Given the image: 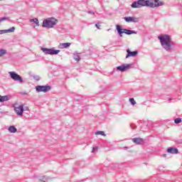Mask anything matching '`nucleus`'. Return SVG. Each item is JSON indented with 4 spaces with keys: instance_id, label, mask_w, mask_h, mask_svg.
<instances>
[{
    "instance_id": "7c9ffc66",
    "label": "nucleus",
    "mask_w": 182,
    "mask_h": 182,
    "mask_svg": "<svg viewBox=\"0 0 182 182\" xmlns=\"http://www.w3.org/2000/svg\"><path fill=\"white\" fill-rule=\"evenodd\" d=\"M24 110H29V107H25Z\"/></svg>"
},
{
    "instance_id": "f03ea898",
    "label": "nucleus",
    "mask_w": 182,
    "mask_h": 182,
    "mask_svg": "<svg viewBox=\"0 0 182 182\" xmlns=\"http://www.w3.org/2000/svg\"><path fill=\"white\" fill-rule=\"evenodd\" d=\"M158 39L161 42V45L165 50L170 52L173 49V41H171V37L167 34L164 36H159Z\"/></svg>"
},
{
    "instance_id": "2f4dec72",
    "label": "nucleus",
    "mask_w": 182,
    "mask_h": 182,
    "mask_svg": "<svg viewBox=\"0 0 182 182\" xmlns=\"http://www.w3.org/2000/svg\"><path fill=\"white\" fill-rule=\"evenodd\" d=\"M168 102H171V100H174V99H173V98H168Z\"/></svg>"
},
{
    "instance_id": "423d86ee",
    "label": "nucleus",
    "mask_w": 182,
    "mask_h": 182,
    "mask_svg": "<svg viewBox=\"0 0 182 182\" xmlns=\"http://www.w3.org/2000/svg\"><path fill=\"white\" fill-rule=\"evenodd\" d=\"M50 89H52V87L49 85H37L36 87V91L37 92V93H41V92L46 93L47 92H49Z\"/></svg>"
},
{
    "instance_id": "4be33fe9",
    "label": "nucleus",
    "mask_w": 182,
    "mask_h": 182,
    "mask_svg": "<svg viewBox=\"0 0 182 182\" xmlns=\"http://www.w3.org/2000/svg\"><path fill=\"white\" fill-rule=\"evenodd\" d=\"M30 22H34V23L36 24L37 26H39V20H38V18H31L30 20Z\"/></svg>"
},
{
    "instance_id": "1a4fd4ad",
    "label": "nucleus",
    "mask_w": 182,
    "mask_h": 182,
    "mask_svg": "<svg viewBox=\"0 0 182 182\" xmlns=\"http://www.w3.org/2000/svg\"><path fill=\"white\" fill-rule=\"evenodd\" d=\"M124 19L125 21V22H132L134 23H137V22H139V21H140V19L137 17H134V16H127V17H124Z\"/></svg>"
},
{
    "instance_id": "393cba45",
    "label": "nucleus",
    "mask_w": 182,
    "mask_h": 182,
    "mask_svg": "<svg viewBox=\"0 0 182 182\" xmlns=\"http://www.w3.org/2000/svg\"><path fill=\"white\" fill-rule=\"evenodd\" d=\"M10 18L9 17H1L0 18V20L1 21V22H4L5 21H10Z\"/></svg>"
},
{
    "instance_id": "2eb2a0df",
    "label": "nucleus",
    "mask_w": 182,
    "mask_h": 182,
    "mask_svg": "<svg viewBox=\"0 0 182 182\" xmlns=\"http://www.w3.org/2000/svg\"><path fill=\"white\" fill-rule=\"evenodd\" d=\"M124 33L126 35H137V31H133V30H129L127 28H124Z\"/></svg>"
},
{
    "instance_id": "c85d7f7f",
    "label": "nucleus",
    "mask_w": 182,
    "mask_h": 182,
    "mask_svg": "<svg viewBox=\"0 0 182 182\" xmlns=\"http://www.w3.org/2000/svg\"><path fill=\"white\" fill-rule=\"evenodd\" d=\"M95 26H96V28H97V29H100V23H97L95 24Z\"/></svg>"
},
{
    "instance_id": "b1692460",
    "label": "nucleus",
    "mask_w": 182,
    "mask_h": 182,
    "mask_svg": "<svg viewBox=\"0 0 182 182\" xmlns=\"http://www.w3.org/2000/svg\"><path fill=\"white\" fill-rule=\"evenodd\" d=\"M174 123H176V124H178L180 123H181V118H176L174 119Z\"/></svg>"
},
{
    "instance_id": "39448f33",
    "label": "nucleus",
    "mask_w": 182,
    "mask_h": 182,
    "mask_svg": "<svg viewBox=\"0 0 182 182\" xmlns=\"http://www.w3.org/2000/svg\"><path fill=\"white\" fill-rule=\"evenodd\" d=\"M41 50L43 52L44 55H58L60 52V50H55L54 48H41Z\"/></svg>"
},
{
    "instance_id": "9d476101",
    "label": "nucleus",
    "mask_w": 182,
    "mask_h": 182,
    "mask_svg": "<svg viewBox=\"0 0 182 182\" xmlns=\"http://www.w3.org/2000/svg\"><path fill=\"white\" fill-rule=\"evenodd\" d=\"M127 55L125 57L126 59L129 58H134V56H137V54L139 53V51L134 50V51H131L130 49H127Z\"/></svg>"
},
{
    "instance_id": "c756f323",
    "label": "nucleus",
    "mask_w": 182,
    "mask_h": 182,
    "mask_svg": "<svg viewBox=\"0 0 182 182\" xmlns=\"http://www.w3.org/2000/svg\"><path fill=\"white\" fill-rule=\"evenodd\" d=\"M87 14H90V15H95V12H93L92 11H87Z\"/></svg>"
},
{
    "instance_id": "ddd939ff",
    "label": "nucleus",
    "mask_w": 182,
    "mask_h": 182,
    "mask_svg": "<svg viewBox=\"0 0 182 182\" xmlns=\"http://www.w3.org/2000/svg\"><path fill=\"white\" fill-rule=\"evenodd\" d=\"M15 32V27H11V28L6 30H0V35H4V33H8Z\"/></svg>"
},
{
    "instance_id": "7ed1b4c3",
    "label": "nucleus",
    "mask_w": 182,
    "mask_h": 182,
    "mask_svg": "<svg viewBox=\"0 0 182 182\" xmlns=\"http://www.w3.org/2000/svg\"><path fill=\"white\" fill-rule=\"evenodd\" d=\"M55 25H56V19H55V18H50L43 21L42 27L50 29L53 28Z\"/></svg>"
},
{
    "instance_id": "20e7f679",
    "label": "nucleus",
    "mask_w": 182,
    "mask_h": 182,
    "mask_svg": "<svg viewBox=\"0 0 182 182\" xmlns=\"http://www.w3.org/2000/svg\"><path fill=\"white\" fill-rule=\"evenodd\" d=\"M9 75H10L11 79L14 80V82H18L20 83H23V79H22V77L19 75L15 71H11L9 72Z\"/></svg>"
},
{
    "instance_id": "f8f14e48",
    "label": "nucleus",
    "mask_w": 182,
    "mask_h": 182,
    "mask_svg": "<svg viewBox=\"0 0 182 182\" xmlns=\"http://www.w3.org/2000/svg\"><path fill=\"white\" fill-rule=\"evenodd\" d=\"M116 29L118 32L119 36L122 38V36H123V33H124V28H122V26L117 25Z\"/></svg>"
},
{
    "instance_id": "473e14b6",
    "label": "nucleus",
    "mask_w": 182,
    "mask_h": 182,
    "mask_svg": "<svg viewBox=\"0 0 182 182\" xmlns=\"http://www.w3.org/2000/svg\"><path fill=\"white\" fill-rule=\"evenodd\" d=\"M163 157H167V154H164Z\"/></svg>"
},
{
    "instance_id": "72a5a7b5",
    "label": "nucleus",
    "mask_w": 182,
    "mask_h": 182,
    "mask_svg": "<svg viewBox=\"0 0 182 182\" xmlns=\"http://www.w3.org/2000/svg\"><path fill=\"white\" fill-rule=\"evenodd\" d=\"M107 31H110V29H108Z\"/></svg>"
},
{
    "instance_id": "f3484780",
    "label": "nucleus",
    "mask_w": 182,
    "mask_h": 182,
    "mask_svg": "<svg viewBox=\"0 0 182 182\" xmlns=\"http://www.w3.org/2000/svg\"><path fill=\"white\" fill-rule=\"evenodd\" d=\"M9 100V96L6 95V96H2L0 95V102L4 103V102H8Z\"/></svg>"
},
{
    "instance_id": "6ab92c4d",
    "label": "nucleus",
    "mask_w": 182,
    "mask_h": 182,
    "mask_svg": "<svg viewBox=\"0 0 182 182\" xmlns=\"http://www.w3.org/2000/svg\"><path fill=\"white\" fill-rule=\"evenodd\" d=\"M73 59L76 60V62H79L80 60V55L77 52H75L73 54Z\"/></svg>"
},
{
    "instance_id": "0eeeda50",
    "label": "nucleus",
    "mask_w": 182,
    "mask_h": 182,
    "mask_svg": "<svg viewBox=\"0 0 182 182\" xmlns=\"http://www.w3.org/2000/svg\"><path fill=\"white\" fill-rule=\"evenodd\" d=\"M133 66V63L131 64H122L117 67V70L119 72H126V70H129Z\"/></svg>"
},
{
    "instance_id": "4468645a",
    "label": "nucleus",
    "mask_w": 182,
    "mask_h": 182,
    "mask_svg": "<svg viewBox=\"0 0 182 182\" xmlns=\"http://www.w3.org/2000/svg\"><path fill=\"white\" fill-rule=\"evenodd\" d=\"M70 46V43H62L58 46L59 49H66Z\"/></svg>"
},
{
    "instance_id": "cd10ccee",
    "label": "nucleus",
    "mask_w": 182,
    "mask_h": 182,
    "mask_svg": "<svg viewBox=\"0 0 182 182\" xmlns=\"http://www.w3.org/2000/svg\"><path fill=\"white\" fill-rule=\"evenodd\" d=\"M97 151V146L93 147L92 150V153H95V151Z\"/></svg>"
},
{
    "instance_id": "bb28decb",
    "label": "nucleus",
    "mask_w": 182,
    "mask_h": 182,
    "mask_svg": "<svg viewBox=\"0 0 182 182\" xmlns=\"http://www.w3.org/2000/svg\"><path fill=\"white\" fill-rule=\"evenodd\" d=\"M33 77L35 80H36L37 82L41 80V77H39V75H33Z\"/></svg>"
},
{
    "instance_id": "6e6552de",
    "label": "nucleus",
    "mask_w": 182,
    "mask_h": 182,
    "mask_svg": "<svg viewBox=\"0 0 182 182\" xmlns=\"http://www.w3.org/2000/svg\"><path fill=\"white\" fill-rule=\"evenodd\" d=\"M14 111L16 113L17 116H20V117H22L23 116V112H25L23 105H20L18 107H14Z\"/></svg>"
},
{
    "instance_id": "412c9836",
    "label": "nucleus",
    "mask_w": 182,
    "mask_h": 182,
    "mask_svg": "<svg viewBox=\"0 0 182 182\" xmlns=\"http://www.w3.org/2000/svg\"><path fill=\"white\" fill-rule=\"evenodd\" d=\"M8 53V51L5 49H0V58L4 56V55H6Z\"/></svg>"
},
{
    "instance_id": "f257e3e1",
    "label": "nucleus",
    "mask_w": 182,
    "mask_h": 182,
    "mask_svg": "<svg viewBox=\"0 0 182 182\" xmlns=\"http://www.w3.org/2000/svg\"><path fill=\"white\" fill-rule=\"evenodd\" d=\"M163 5H164V2L159 0H138L137 1H134L131 6L132 8H143V6L158 8L159 6H163Z\"/></svg>"
},
{
    "instance_id": "a211bd4d",
    "label": "nucleus",
    "mask_w": 182,
    "mask_h": 182,
    "mask_svg": "<svg viewBox=\"0 0 182 182\" xmlns=\"http://www.w3.org/2000/svg\"><path fill=\"white\" fill-rule=\"evenodd\" d=\"M9 133H16L18 132V129L15 126H10L8 129Z\"/></svg>"
},
{
    "instance_id": "5701e85b",
    "label": "nucleus",
    "mask_w": 182,
    "mask_h": 182,
    "mask_svg": "<svg viewBox=\"0 0 182 182\" xmlns=\"http://www.w3.org/2000/svg\"><path fill=\"white\" fill-rule=\"evenodd\" d=\"M96 135H99L100 134L101 136H106V134H105V132L103 131H97L95 132Z\"/></svg>"
},
{
    "instance_id": "aec40b11",
    "label": "nucleus",
    "mask_w": 182,
    "mask_h": 182,
    "mask_svg": "<svg viewBox=\"0 0 182 182\" xmlns=\"http://www.w3.org/2000/svg\"><path fill=\"white\" fill-rule=\"evenodd\" d=\"M48 180H49V177L46 176H43L39 178V181H41V182H46L48 181Z\"/></svg>"
},
{
    "instance_id": "dca6fc26",
    "label": "nucleus",
    "mask_w": 182,
    "mask_h": 182,
    "mask_svg": "<svg viewBox=\"0 0 182 182\" xmlns=\"http://www.w3.org/2000/svg\"><path fill=\"white\" fill-rule=\"evenodd\" d=\"M132 141L135 143V144H141L143 143V139L141 138H134L132 139Z\"/></svg>"
},
{
    "instance_id": "a878e982",
    "label": "nucleus",
    "mask_w": 182,
    "mask_h": 182,
    "mask_svg": "<svg viewBox=\"0 0 182 182\" xmlns=\"http://www.w3.org/2000/svg\"><path fill=\"white\" fill-rule=\"evenodd\" d=\"M129 102H130L131 105H132L133 106H134V105H136V100H134V98H130Z\"/></svg>"
},
{
    "instance_id": "9b49d317",
    "label": "nucleus",
    "mask_w": 182,
    "mask_h": 182,
    "mask_svg": "<svg viewBox=\"0 0 182 182\" xmlns=\"http://www.w3.org/2000/svg\"><path fill=\"white\" fill-rule=\"evenodd\" d=\"M167 153H170L171 154H178V149L174 147H169L167 149Z\"/></svg>"
}]
</instances>
